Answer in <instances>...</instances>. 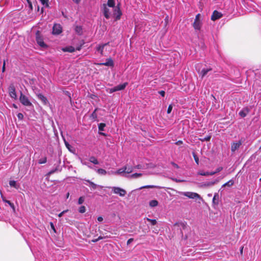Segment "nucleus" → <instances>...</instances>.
<instances>
[{
  "instance_id": "393cba45",
  "label": "nucleus",
  "mask_w": 261,
  "mask_h": 261,
  "mask_svg": "<svg viewBox=\"0 0 261 261\" xmlns=\"http://www.w3.org/2000/svg\"><path fill=\"white\" fill-rule=\"evenodd\" d=\"M75 32L79 35H82L83 33V29L81 26L77 25L75 28Z\"/></svg>"
},
{
  "instance_id": "dca6fc26",
  "label": "nucleus",
  "mask_w": 261,
  "mask_h": 261,
  "mask_svg": "<svg viewBox=\"0 0 261 261\" xmlns=\"http://www.w3.org/2000/svg\"><path fill=\"white\" fill-rule=\"evenodd\" d=\"M85 181L86 182H85L84 184L86 185L89 186L91 188V189L95 190L98 187H99L98 185L94 184V182L90 181L89 180H85Z\"/></svg>"
},
{
  "instance_id": "13d9d810",
  "label": "nucleus",
  "mask_w": 261,
  "mask_h": 261,
  "mask_svg": "<svg viewBox=\"0 0 261 261\" xmlns=\"http://www.w3.org/2000/svg\"><path fill=\"white\" fill-rule=\"evenodd\" d=\"M155 186H145V187H143V188H154ZM143 188V187H142ZM141 189H142V188H141Z\"/></svg>"
},
{
  "instance_id": "603ef678",
  "label": "nucleus",
  "mask_w": 261,
  "mask_h": 261,
  "mask_svg": "<svg viewBox=\"0 0 261 261\" xmlns=\"http://www.w3.org/2000/svg\"><path fill=\"white\" fill-rule=\"evenodd\" d=\"M159 93L162 96L164 97L165 95V92L163 90L159 91Z\"/></svg>"
},
{
  "instance_id": "3c124183",
  "label": "nucleus",
  "mask_w": 261,
  "mask_h": 261,
  "mask_svg": "<svg viewBox=\"0 0 261 261\" xmlns=\"http://www.w3.org/2000/svg\"><path fill=\"white\" fill-rule=\"evenodd\" d=\"M171 165H172L173 167H174L175 168H177V169H178V168H179V166H178L177 164L175 163H174V162H172L171 163Z\"/></svg>"
},
{
  "instance_id": "6e6d98bb",
  "label": "nucleus",
  "mask_w": 261,
  "mask_h": 261,
  "mask_svg": "<svg viewBox=\"0 0 261 261\" xmlns=\"http://www.w3.org/2000/svg\"><path fill=\"white\" fill-rule=\"evenodd\" d=\"M175 144L177 145H179L182 144V141L181 140H179L177 142H176Z\"/></svg>"
},
{
  "instance_id": "2f4dec72",
  "label": "nucleus",
  "mask_w": 261,
  "mask_h": 261,
  "mask_svg": "<svg viewBox=\"0 0 261 261\" xmlns=\"http://www.w3.org/2000/svg\"><path fill=\"white\" fill-rule=\"evenodd\" d=\"M124 167L126 168L125 170L126 173H130L133 172V167L132 166H125Z\"/></svg>"
},
{
  "instance_id": "9d476101",
  "label": "nucleus",
  "mask_w": 261,
  "mask_h": 261,
  "mask_svg": "<svg viewBox=\"0 0 261 261\" xmlns=\"http://www.w3.org/2000/svg\"><path fill=\"white\" fill-rule=\"evenodd\" d=\"M107 7L108 6L106 4H103V13L105 17L107 19H109L111 15V12Z\"/></svg>"
},
{
  "instance_id": "09e8293b",
  "label": "nucleus",
  "mask_w": 261,
  "mask_h": 261,
  "mask_svg": "<svg viewBox=\"0 0 261 261\" xmlns=\"http://www.w3.org/2000/svg\"><path fill=\"white\" fill-rule=\"evenodd\" d=\"M223 169V168L222 167H218L216 170L215 171V173H218L219 172H220L221 171H222Z\"/></svg>"
},
{
  "instance_id": "7ed1b4c3",
  "label": "nucleus",
  "mask_w": 261,
  "mask_h": 261,
  "mask_svg": "<svg viewBox=\"0 0 261 261\" xmlns=\"http://www.w3.org/2000/svg\"><path fill=\"white\" fill-rule=\"evenodd\" d=\"M181 194L185 196L188 197V198H191V199H197V198L200 199L201 198L200 196L198 194H197L196 193H194V192H181Z\"/></svg>"
},
{
  "instance_id": "7c9ffc66",
  "label": "nucleus",
  "mask_w": 261,
  "mask_h": 261,
  "mask_svg": "<svg viewBox=\"0 0 261 261\" xmlns=\"http://www.w3.org/2000/svg\"><path fill=\"white\" fill-rule=\"evenodd\" d=\"M46 162H47V158L46 156H44L43 158L40 159L38 160V163L39 164H43L46 163Z\"/></svg>"
},
{
  "instance_id": "bb28decb",
  "label": "nucleus",
  "mask_w": 261,
  "mask_h": 261,
  "mask_svg": "<svg viewBox=\"0 0 261 261\" xmlns=\"http://www.w3.org/2000/svg\"><path fill=\"white\" fill-rule=\"evenodd\" d=\"M107 6L109 7L115 8V2L114 0H108L107 4H106Z\"/></svg>"
},
{
  "instance_id": "2eb2a0df",
  "label": "nucleus",
  "mask_w": 261,
  "mask_h": 261,
  "mask_svg": "<svg viewBox=\"0 0 261 261\" xmlns=\"http://www.w3.org/2000/svg\"><path fill=\"white\" fill-rule=\"evenodd\" d=\"M242 143L240 141L237 143H233L231 146V150L232 152H234L238 149L241 145Z\"/></svg>"
},
{
  "instance_id": "5701e85b",
  "label": "nucleus",
  "mask_w": 261,
  "mask_h": 261,
  "mask_svg": "<svg viewBox=\"0 0 261 261\" xmlns=\"http://www.w3.org/2000/svg\"><path fill=\"white\" fill-rule=\"evenodd\" d=\"M126 168V167H124V166L121 168L119 169L116 171L114 172L115 174H122L124 173H126L125 170Z\"/></svg>"
},
{
  "instance_id": "a211bd4d",
  "label": "nucleus",
  "mask_w": 261,
  "mask_h": 261,
  "mask_svg": "<svg viewBox=\"0 0 261 261\" xmlns=\"http://www.w3.org/2000/svg\"><path fill=\"white\" fill-rule=\"evenodd\" d=\"M219 196L218 193H215L213 198V203L215 205H218L219 204Z\"/></svg>"
},
{
  "instance_id": "79ce46f5",
  "label": "nucleus",
  "mask_w": 261,
  "mask_h": 261,
  "mask_svg": "<svg viewBox=\"0 0 261 261\" xmlns=\"http://www.w3.org/2000/svg\"><path fill=\"white\" fill-rule=\"evenodd\" d=\"M172 109H173L172 104L169 105V106H168V109H167V113L170 114L171 112Z\"/></svg>"
},
{
  "instance_id": "338daca9",
  "label": "nucleus",
  "mask_w": 261,
  "mask_h": 261,
  "mask_svg": "<svg viewBox=\"0 0 261 261\" xmlns=\"http://www.w3.org/2000/svg\"><path fill=\"white\" fill-rule=\"evenodd\" d=\"M88 166L89 168H91V169H94V168L93 167H91V166L88 165ZM95 169H96V168H95Z\"/></svg>"
},
{
  "instance_id": "f3484780",
  "label": "nucleus",
  "mask_w": 261,
  "mask_h": 261,
  "mask_svg": "<svg viewBox=\"0 0 261 261\" xmlns=\"http://www.w3.org/2000/svg\"><path fill=\"white\" fill-rule=\"evenodd\" d=\"M97 65H113L114 62L111 58H109L107 60L105 63L97 64Z\"/></svg>"
},
{
  "instance_id": "1a4fd4ad",
  "label": "nucleus",
  "mask_w": 261,
  "mask_h": 261,
  "mask_svg": "<svg viewBox=\"0 0 261 261\" xmlns=\"http://www.w3.org/2000/svg\"><path fill=\"white\" fill-rule=\"evenodd\" d=\"M222 17V14L221 12L217 10H215L211 16V19L213 21H215L217 19L221 18Z\"/></svg>"
},
{
  "instance_id": "864d4df0",
  "label": "nucleus",
  "mask_w": 261,
  "mask_h": 261,
  "mask_svg": "<svg viewBox=\"0 0 261 261\" xmlns=\"http://www.w3.org/2000/svg\"><path fill=\"white\" fill-rule=\"evenodd\" d=\"M50 226H51V228L54 230V231L56 232V228H55V227L53 223V222H50Z\"/></svg>"
},
{
  "instance_id": "0e129e2a",
  "label": "nucleus",
  "mask_w": 261,
  "mask_h": 261,
  "mask_svg": "<svg viewBox=\"0 0 261 261\" xmlns=\"http://www.w3.org/2000/svg\"><path fill=\"white\" fill-rule=\"evenodd\" d=\"M81 0H74V2L76 4H79Z\"/></svg>"
},
{
  "instance_id": "8fccbe9b",
  "label": "nucleus",
  "mask_w": 261,
  "mask_h": 261,
  "mask_svg": "<svg viewBox=\"0 0 261 261\" xmlns=\"http://www.w3.org/2000/svg\"><path fill=\"white\" fill-rule=\"evenodd\" d=\"M57 170H58V169H57V168H55V169H53V170H50V171L48 172V175L52 174L54 173L56 171H57Z\"/></svg>"
},
{
  "instance_id": "f8f14e48",
  "label": "nucleus",
  "mask_w": 261,
  "mask_h": 261,
  "mask_svg": "<svg viewBox=\"0 0 261 261\" xmlns=\"http://www.w3.org/2000/svg\"><path fill=\"white\" fill-rule=\"evenodd\" d=\"M250 109L248 107L244 108L239 113V115L242 118L245 117L247 114L249 112Z\"/></svg>"
},
{
  "instance_id": "4468645a",
  "label": "nucleus",
  "mask_w": 261,
  "mask_h": 261,
  "mask_svg": "<svg viewBox=\"0 0 261 261\" xmlns=\"http://www.w3.org/2000/svg\"><path fill=\"white\" fill-rule=\"evenodd\" d=\"M202 26L201 21H194L193 23V27L196 31H199Z\"/></svg>"
},
{
  "instance_id": "49530a36",
  "label": "nucleus",
  "mask_w": 261,
  "mask_h": 261,
  "mask_svg": "<svg viewBox=\"0 0 261 261\" xmlns=\"http://www.w3.org/2000/svg\"><path fill=\"white\" fill-rule=\"evenodd\" d=\"M200 14H198L196 15V17H195V20H194V21H201L200 20Z\"/></svg>"
},
{
  "instance_id": "423d86ee",
  "label": "nucleus",
  "mask_w": 261,
  "mask_h": 261,
  "mask_svg": "<svg viewBox=\"0 0 261 261\" xmlns=\"http://www.w3.org/2000/svg\"><path fill=\"white\" fill-rule=\"evenodd\" d=\"M8 91L10 96L12 98L16 99L17 98V94L16 92L15 87L13 84H11L8 87Z\"/></svg>"
},
{
  "instance_id": "f704fd0d",
  "label": "nucleus",
  "mask_w": 261,
  "mask_h": 261,
  "mask_svg": "<svg viewBox=\"0 0 261 261\" xmlns=\"http://www.w3.org/2000/svg\"><path fill=\"white\" fill-rule=\"evenodd\" d=\"M63 50L72 53L74 51V48L72 46H70L69 47H66L64 48Z\"/></svg>"
},
{
  "instance_id": "c9c22d12",
  "label": "nucleus",
  "mask_w": 261,
  "mask_h": 261,
  "mask_svg": "<svg viewBox=\"0 0 261 261\" xmlns=\"http://www.w3.org/2000/svg\"><path fill=\"white\" fill-rule=\"evenodd\" d=\"M79 212L80 213H84L86 212V207L85 206H81L79 209Z\"/></svg>"
},
{
  "instance_id": "e433bc0d",
  "label": "nucleus",
  "mask_w": 261,
  "mask_h": 261,
  "mask_svg": "<svg viewBox=\"0 0 261 261\" xmlns=\"http://www.w3.org/2000/svg\"><path fill=\"white\" fill-rule=\"evenodd\" d=\"M147 220L148 221L150 222L152 225H155L157 223L156 220H155V219H150L149 218H147Z\"/></svg>"
},
{
  "instance_id": "0eeeda50",
  "label": "nucleus",
  "mask_w": 261,
  "mask_h": 261,
  "mask_svg": "<svg viewBox=\"0 0 261 261\" xmlns=\"http://www.w3.org/2000/svg\"><path fill=\"white\" fill-rule=\"evenodd\" d=\"M175 228L177 227V229H180V233L182 234V229H185L187 227V223L183 222H178L174 224Z\"/></svg>"
},
{
  "instance_id": "a18cd8bd",
  "label": "nucleus",
  "mask_w": 261,
  "mask_h": 261,
  "mask_svg": "<svg viewBox=\"0 0 261 261\" xmlns=\"http://www.w3.org/2000/svg\"><path fill=\"white\" fill-rule=\"evenodd\" d=\"M216 183V181H212L208 182L206 184V185L208 186H213Z\"/></svg>"
},
{
  "instance_id": "39448f33",
  "label": "nucleus",
  "mask_w": 261,
  "mask_h": 261,
  "mask_svg": "<svg viewBox=\"0 0 261 261\" xmlns=\"http://www.w3.org/2000/svg\"><path fill=\"white\" fill-rule=\"evenodd\" d=\"M122 15L119 4L114 8L113 16L116 20H119Z\"/></svg>"
},
{
  "instance_id": "a878e982",
  "label": "nucleus",
  "mask_w": 261,
  "mask_h": 261,
  "mask_svg": "<svg viewBox=\"0 0 261 261\" xmlns=\"http://www.w3.org/2000/svg\"><path fill=\"white\" fill-rule=\"evenodd\" d=\"M95 171H96L97 173L100 175H106L107 174V171L103 169L99 168L98 169H94Z\"/></svg>"
},
{
  "instance_id": "c85d7f7f",
  "label": "nucleus",
  "mask_w": 261,
  "mask_h": 261,
  "mask_svg": "<svg viewBox=\"0 0 261 261\" xmlns=\"http://www.w3.org/2000/svg\"><path fill=\"white\" fill-rule=\"evenodd\" d=\"M89 161L95 165H98L99 164V162L97 161V160L93 156L90 157Z\"/></svg>"
},
{
  "instance_id": "6e6552de",
  "label": "nucleus",
  "mask_w": 261,
  "mask_h": 261,
  "mask_svg": "<svg viewBox=\"0 0 261 261\" xmlns=\"http://www.w3.org/2000/svg\"><path fill=\"white\" fill-rule=\"evenodd\" d=\"M36 42H37V44H38L40 46H41V47H43V48H46V47H47V45H46V44L44 42L43 39L42 38V37H41V36H40L39 35V34H38V33L36 34Z\"/></svg>"
},
{
  "instance_id": "aec40b11",
  "label": "nucleus",
  "mask_w": 261,
  "mask_h": 261,
  "mask_svg": "<svg viewBox=\"0 0 261 261\" xmlns=\"http://www.w3.org/2000/svg\"><path fill=\"white\" fill-rule=\"evenodd\" d=\"M9 184L11 187H14L16 189H18L20 187V185L17 184L15 180H10Z\"/></svg>"
},
{
  "instance_id": "052dcab7",
  "label": "nucleus",
  "mask_w": 261,
  "mask_h": 261,
  "mask_svg": "<svg viewBox=\"0 0 261 261\" xmlns=\"http://www.w3.org/2000/svg\"><path fill=\"white\" fill-rule=\"evenodd\" d=\"M215 174H216V173L215 171L209 172V175H213Z\"/></svg>"
},
{
  "instance_id": "20e7f679",
  "label": "nucleus",
  "mask_w": 261,
  "mask_h": 261,
  "mask_svg": "<svg viewBox=\"0 0 261 261\" xmlns=\"http://www.w3.org/2000/svg\"><path fill=\"white\" fill-rule=\"evenodd\" d=\"M127 85L128 83L127 82H125L122 84H120L114 87L113 88H110V93H112L116 91L122 90L125 88Z\"/></svg>"
},
{
  "instance_id": "bf43d9fd",
  "label": "nucleus",
  "mask_w": 261,
  "mask_h": 261,
  "mask_svg": "<svg viewBox=\"0 0 261 261\" xmlns=\"http://www.w3.org/2000/svg\"><path fill=\"white\" fill-rule=\"evenodd\" d=\"M102 239V238H101V237H99L98 239H95V240H93L92 241H93V242H96L97 241H98V240H100V239Z\"/></svg>"
},
{
  "instance_id": "412c9836",
  "label": "nucleus",
  "mask_w": 261,
  "mask_h": 261,
  "mask_svg": "<svg viewBox=\"0 0 261 261\" xmlns=\"http://www.w3.org/2000/svg\"><path fill=\"white\" fill-rule=\"evenodd\" d=\"M98 110V108H96L94 111L91 114L90 118L93 120V121H95L97 118V115L96 114V111Z\"/></svg>"
},
{
  "instance_id": "4d7b16f0",
  "label": "nucleus",
  "mask_w": 261,
  "mask_h": 261,
  "mask_svg": "<svg viewBox=\"0 0 261 261\" xmlns=\"http://www.w3.org/2000/svg\"><path fill=\"white\" fill-rule=\"evenodd\" d=\"M97 220L99 222H101L103 220V218L101 216H99L97 218Z\"/></svg>"
},
{
  "instance_id": "69168bd1",
  "label": "nucleus",
  "mask_w": 261,
  "mask_h": 261,
  "mask_svg": "<svg viewBox=\"0 0 261 261\" xmlns=\"http://www.w3.org/2000/svg\"><path fill=\"white\" fill-rule=\"evenodd\" d=\"M6 66H2V72H4L5 70Z\"/></svg>"
},
{
  "instance_id": "5fc2aeb1",
  "label": "nucleus",
  "mask_w": 261,
  "mask_h": 261,
  "mask_svg": "<svg viewBox=\"0 0 261 261\" xmlns=\"http://www.w3.org/2000/svg\"><path fill=\"white\" fill-rule=\"evenodd\" d=\"M134 241V239L130 238L127 241V245L130 244Z\"/></svg>"
},
{
  "instance_id": "473e14b6",
  "label": "nucleus",
  "mask_w": 261,
  "mask_h": 261,
  "mask_svg": "<svg viewBox=\"0 0 261 261\" xmlns=\"http://www.w3.org/2000/svg\"><path fill=\"white\" fill-rule=\"evenodd\" d=\"M105 127H106L105 123H100L98 124V129L99 131H103Z\"/></svg>"
},
{
  "instance_id": "ddd939ff",
  "label": "nucleus",
  "mask_w": 261,
  "mask_h": 261,
  "mask_svg": "<svg viewBox=\"0 0 261 261\" xmlns=\"http://www.w3.org/2000/svg\"><path fill=\"white\" fill-rule=\"evenodd\" d=\"M2 200H3V202H5L6 204H8L12 209L13 212L15 213L16 212L15 207L14 204L12 202H11L10 201L7 200L5 197L2 196Z\"/></svg>"
},
{
  "instance_id": "4be33fe9",
  "label": "nucleus",
  "mask_w": 261,
  "mask_h": 261,
  "mask_svg": "<svg viewBox=\"0 0 261 261\" xmlns=\"http://www.w3.org/2000/svg\"><path fill=\"white\" fill-rule=\"evenodd\" d=\"M108 44V43H105L102 45H99L98 46L96 47V50L98 52L100 53L101 55H102L105 46L107 45Z\"/></svg>"
},
{
  "instance_id": "ea45409f",
  "label": "nucleus",
  "mask_w": 261,
  "mask_h": 261,
  "mask_svg": "<svg viewBox=\"0 0 261 261\" xmlns=\"http://www.w3.org/2000/svg\"><path fill=\"white\" fill-rule=\"evenodd\" d=\"M84 200H85L84 197L83 196H81L79 198L77 203L79 204H82L84 202Z\"/></svg>"
},
{
  "instance_id": "e2e57ef3",
  "label": "nucleus",
  "mask_w": 261,
  "mask_h": 261,
  "mask_svg": "<svg viewBox=\"0 0 261 261\" xmlns=\"http://www.w3.org/2000/svg\"><path fill=\"white\" fill-rule=\"evenodd\" d=\"M65 145H66V147L69 149L70 145L66 142H65Z\"/></svg>"
},
{
  "instance_id": "b1692460",
  "label": "nucleus",
  "mask_w": 261,
  "mask_h": 261,
  "mask_svg": "<svg viewBox=\"0 0 261 261\" xmlns=\"http://www.w3.org/2000/svg\"><path fill=\"white\" fill-rule=\"evenodd\" d=\"M212 70L211 68H203L201 72H200V74L201 75V77H203V76H204L207 73L211 71Z\"/></svg>"
},
{
  "instance_id": "a19ab883",
  "label": "nucleus",
  "mask_w": 261,
  "mask_h": 261,
  "mask_svg": "<svg viewBox=\"0 0 261 261\" xmlns=\"http://www.w3.org/2000/svg\"><path fill=\"white\" fill-rule=\"evenodd\" d=\"M141 175H142L141 173H136L133 174L131 175V177L133 178H138L139 177H140Z\"/></svg>"
},
{
  "instance_id": "9b49d317",
  "label": "nucleus",
  "mask_w": 261,
  "mask_h": 261,
  "mask_svg": "<svg viewBox=\"0 0 261 261\" xmlns=\"http://www.w3.org/2000/svg\"><path fill=\"white\" fill-rule=\"evenodd\" d=\"M62 32V28L60 24H56L53 28V33L55 35H59Z\"/></svg>"
},
{
  "instance_id": "37998d69",
  "label": "nucleus",
  "mask_w": 261,
  "mask_h": 261,
  "mask_svg": "<svg viewBox=\"0 0 261 261\" xmlns=\"http://www.w3.org/2000/svg\"><path fill=\"white\" fill-rule=\"evenodd\" d=\"M211 138V136H208L202 139V141H209Z\"/></svg>"
},
{
  "instance_id": "6ab92c4d",
  "label": "nucleus",
  "mask_w": 261,
  "mask_h": 261,
  "mask_svg": "<svg viewBox=\"0 0 261 261\" xmlns=\"http://www.w3.org/2000/svg\"><path fill=\"white\" fill-rule=\"evenodd\" d=\"M38 98L41 100V101L44 104L46 105L48 103L47 99L45 96H44L43 95L41 94H39L38 95Z\"/></svg>"
},
{
  "instance_id": "f257e3e1",
  "label": "nucleus",
  "mask_w": 261,
  "mask_h": 261,
  "mask_svg": "<svg viewBox=\"0 0 261 261\" xmlns=\"http://www.w3.org/2000/svg\"><path fill=\"white\" fill-rule=\"evenodd\" d=\"M112 190V191L114 193L119 195L120 196L123 197L126 194V191L120 187H111Z\"/></svg>"
},
{
  "instance_id": "680f3d73",
  "label": "nucleus",
  "mask_w": 261,
  "mask_h": 261,
  "mask_svg": "<svg viewBox=\"0 0 261 261\" xmlns=\"http://www.w3.org/2000/svg\"><path fill=\"white\" fill-rule=\"evenodd\" d=\"M99 134L100 135L105 136V137L107 136V134L106 133H104L100 132Z\"/></svg>"
},
{
  "instance_id": "774afa93",
  "label": "nucleus",
  "mask_w": 261,
  "mask_h": 261,
  "mask_svg": "<svg viewBox=\"0 0 261 261\" xmlns=\"http://www.w3.org/2000/svg\"><path fill=\"white\" fill-rule=\"evenodd\" d=\"M82 164H83L88 165L86 164V163H85V162H83V161H82Z\"/></svg>"
},
{
  "instance_id": "cd10ccee",
  "label": "nucleus",
  "mask_w": 261,
  "mask_h": 261,
  "mask_svg": "<svg viewBox=\"0 0 261 261\" xmlns=\"http://www.w3.org/2000/svg\"><path fill=\"white\" fill-rule=\"evenodd\" d=\"M233 184H234V180L232 179L229 180L228 181L225 183L224 184H223L222 185V187H225L226 186L229 187L232 186L233 185Z\"/></svg>"
},
{
  "instance_id": "de8ad7c7",
  "label": "nucleus",
  "mask_w": 261,
  "mask_h": 261,
  "mask_svg": "<svg viewBox=\"0 0 261 261\" xmlns=\"http://www.w3.org/2000/svg\"><path fill=\"white\" fill-rule=\"evenodd\" d=\"M68 212V210H65V211H63V212H62L61 213H60L59 215H58V217H61L63 216V215L67 213Z\"/></svg>"
},
{
  "instance_id": "58836bf2",
  "label": "nucleus",
  "mask_w": 261,
  "mask_h": 261,
  "mask_svg": "<svg viewBox=\"0 0 261 261\" xmlns=\"http://www.w3.org/2000/svg\"><path fill=\"white\" fill-rule=\"evenodd\" d=\"M198 174L202 176H209V172L199 171Z\"/></svg>"
},
{
  "instance_id": "c756f323",
  "label": "nucleus",
  "mask_w": 261,
  "mask_h": 261,
  "mask_svg": "<svg viewBox=\"0 0 261 261\" xmlns=\"http://www.w3.org/2000/svg\"><path fill=\"white\" fill-rule=\"evenodd\" d=\"M158 205V201L156 200H152L149 202L150 207H155Z\"/></svg>"
},
{
  "instance_id": "72a5a7b5",
  "label": "nucleus",
  "mask_w": 261,
  "mask_h": 261,
  "mask_svg": "<svg viewBox=\"0 0 261 261\" xmlns=\"http://www.w3.org/2000/svg\"><path fill=\"white\" fill-rule=\"evenodd\" d=\"M39 2L41 3L42 5H43L45 7H48V2L46 0H39Z\"/></svg>"
},
{
  "instance_id": "f03ea898",
  "label": "nucleus",
  "mask_w": 261,
  "mask_h": 261,
  "mask_svg": "<svg viewBox=\"0 0 261 261\" xmlns=\"http://www.w3.org/2000/svg\"><path fill=\"white\" fill-rule=\"evenodd\" d=\"M20 102L25 106H32V103L29 100V98L23 93L20 92V95L19 97Z\"/></svg>"
},
{
  "instance_id": "4c0bfd02",
  "label": "nucleus",
  "mask_w": 261,
  "mask_h": 261,
  "mask_svg": "<svg viewBox=\"0 0 261 261\" xmlns=\"http://www.w3.org/2000/svg\"><path fill=\"white\" fill-rule=\"evenodd\" d=\"M193 157H194V160H195V162L196 163V164L197 165H198L199 164V158H198V157L195 154V152H193Z\"/></svg>"
},
{
  "instance_id": "c03bdc74",
  "label": "nucleus",
  "mask_w": 261,
  "mask_h": 261,
  "mask_svg": "<svg viewBox=\"0 0 261 261\" xmlns=\"http://www.w3.org/2000/svg\"><path fill=\"white\" fill-rule=\"evenodd\" d=\"M17 116L19 120H22L23 118V115L21 113H19Z\"/></svg>"
}]
</instances>
